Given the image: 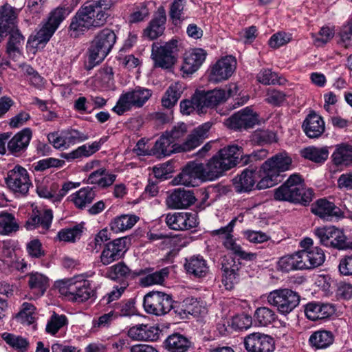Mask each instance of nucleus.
Returning a JSON list of instances; mask_svg holds the SVG:
<instances>
[{"label":"nucleus","instance_id":"f257e3e1","mask_svg":"<svg viewBox=\"0 0 352 352\" xmlns=\"http://www.w3.org/2000/svg\"><path fill=\"white\" fill-rule=\"evenodd\" d=\"M115 5L113 0H89L83 3L72 17L69 34L76 38L85 32L103 26L110 16L108 12Z\"/></svg>","mask_w":352,"mask_h":352},{"label":"nucleus","instance_id":"f03ea898","mask_svg":"<svg viewBox=\"0 0 352 352\" xmlns=\"http://www.w3.org/2000/svg\"><path fill=\"white\" fill-rule=\"evenodd\" d=\"M292 159L286 153H280L267 160L260 168L261 179L256 188L258 190L271 188L281 182L283 173L290 169Z\"/></svg>","mask_w":352,"mask_h":352},{"label":"nucleus","instance_id":"7ed1b4c3","mask_svg":"<svg viewBox=\"0 0 352 352\" xmlns=\"http://www.w3.org/2000/svg\"><path fill=\"white\" fill-rule=\"evenodd\" d=\"M314 195L313 190L303 187L300 176L294 174L274 190V197L278 201L300 203L306 206L312 201Z\"/></svg>","mask_w":352,"mask_h":352},{"label":"nucleus","instance_id":"20e7f679","mask_svg":"<svg viewBox=\"0 0 352 352\" xmlns=\"http://www.w3.org/2000/svg\"><path fill=\"white\" fill-rule=\"evenodd\" d=\"M116 35L113 30L104 28L99 31L91 42L89 52V63L95 66L100 63L111 52L116 42Z\"/></svg>","mask_w":352,"mask_h":352},{"label":"nucleus","instance_id":"39448f33","mask_svg":"<svg viewBox=\"0 0 352 352\" xmlns=\"http://www.w3.org/2000/svg\"><path fill=\"white\" fill-rule=\"evenodd\" d=\"M151 89L137 86L134 89L122 93L116 104L112 109L118 115H123L133 108H141L152 96Z\"/></svg>","mask_w":352,"mask_h":352},{"label":"nucleus","instance_id":"423d86ee","mask_svg":"<svg viewBox=\"0 0 352 352\" xmlns=\"http://www.w3.org/2000/svg\"><path fill=\"white\" fill-rule=\"evenodd\" d=\"M300 301L298 293L287 288L275 289L267 295V303L283 316L292 312L299 305Z\"/></svg>","mask_w":352,"mask_h":352},{"label":"nucleus","instance_id":"0eeeda50","mask_svg":"<svg viewBox=\"0 0 352 352\" xmlns=\"http://www.w3.org/2000/svg\"><path fill=\"white\" fill-rule=\"evenodd\" d=\"M178 41L172 39L168 42L153 43L151 48V58L154 67L170 69L177 61Z\"/></svg>","mask_w":352,"mask_h":352},{"label":"nucleus","instance_id":"6e6552de","mask_svg":"<svg viewBox=\"0 0 352 352\" xmlns=\"http://www.w3.org/2000/svg\"><path fill=\"white\" fill-rule=\"evenodd\" d=\"M173 302L170 295L159 291H152L144 296L143 307L147 314L162 316L173 309Z\"/></svg>","mask_w":352,"mask_h":352},{"label":"nucleus","instance_id":"1a4fd4ad","mask_svg":"<svg viewBox=\"0 0 352 352\" xmlns=\"http://www.w3.org/2000/svg\"><path fill=\"white\" fill-rule=\"evenodd\" d=\"M314 234L319 240L320 244L324 246L338 250H344L349 247L343 231L335 226L316 228Z\"/></svg>","mask_w":352,"mask_h":352},{"label":"nucleus","instance_id":"9d476101","mask_svg":"<svg viewBox=\"0 0 352 352\" xmlns=\"http://www.w3.org/2000/svg\"><path fill=\"white\" fill-rule=\"evenodd\" d=\"M205 173L206 169L204 164L196 161H190L187 163L182 173L174 179V182L177 184L195 186L197 185V179L207 181Z\"/></svg>","mask_w":352,"mask_h":352},{"label":"nucleus","instance_id":"9b49d317","mask_svg":"<svg viewBox=\"0 0 352 352\" xmlns=\"http://www.w3.org/2000/svg\"><path fill=\"white\" fill-rule=\"evenodd\" d=\"M6 184L17 195H25L32 185L27 170L19 165L8 172Z\"/></svg>","mask_w":352,"mask_h":352},{"label":"nucleus","instance_id":"f8f14e48","mask_svg":"<svg viewBox=\"0 0 352 352\" xmlns=\"http://www.w3.org/2000/svg\"><path fill=\"white\" fill-rule=\"evenodd\" d=\"M243 344L248 352H274L275 341L267 334L254 332L243 338Z\"/></svg>","mask_w":352,"mask_h":352},{"label":"nucleus","instance_id":"ddd939ff","mask_svg":"<svg viewBox=\"0 0 352 352\" xmlns=\"http://www.w3.org/2000/svg\"><path fill=\"white\" fill-rule=\"evenodd\" d=\"M236 68V60L232 56H226L210 67L209 80L219 82L232 76Z\"/></svg>","mask_w":352,"mask_h":352},{"label":"nucleus","instance_id":"4468645a","mask_svg":"<svg viewBox=\"0 0 352 352\" xmlns=\"http://www.w3.org/2000/svg\"><path fill=\"white\" fill-rule=\"evenodd\" d=\"M238 87L230 85L227 89H214L213 90L199 95L201 111L203 112L204 107H213L225 102L229 97H232L237 94Z\"/></svg>","mask_w":352,"mask_h":352},{"label":"nucleus","instance_id":"2eb2a0df","mask_svg":"<svg viewBox=\"0 0 352 352\" xmlns=\"http://www.w3.org/2000/svg\"><path fill=\"white\" fill-rule=\"evenodd\" d=\"M126 241V238L122 237L106 243L100 256L102 264L108 265L120 259L127 250Z\"/></svg>","mask_w":352,"mask_h":352},{"label":"nucleus","instance_id":"dca6fc26","mask_svg":"<svg viewBox=\"0 0 352 352\" xmlns=\"http://www.w3.org/2000/svg\"><path fill=\"white\" fill-rule=\"evenodd\" d=\"M165 221L167 226L174 230H188L196 228L199 223L196 214L186 212L168 213Z\"/></svg>","mask_w":352,"mask_h":352},{"label":"nucleus","instance_id":"f3484780","mask_svg":"<svg viewBox=\"0 0 352 352\" xmlns=\"http://www.w3.org/2000/svg\"><path fill=\"white\" fill-rule=\"evenodd\" d=\"M258 122V115L249 107L234 113L226 120V124L235 130L253 127Z\"/></svg>","mask_w":352,"mask_h":352},{"label":"nucleus","instance_id":"a211bd4d","mask_svg":"<svg viewBox=\"0 0 352 352\" xmlns=\"http://www.w3.org/2000/svg\"><path fill=\"white\" fill-rule=\"evenodd\" d=\"M21 9L6 3L0 7V33H8L17 29L18 15Z\"/></svg>","mask_w":352,"mask_h":352},{"label":"nucleus","instance_id":"6ab92c4d","mask_svg":"<svg viewBox=\"0 0 352 352\" xmlns=\"http://www.w3.org/2000/svg\"><path fill=\"white\" fill-rule=\"evenodd\" d=\"M90 284L88 280L73 278L68 280V287L66 295L70 296L72 300L76 302H84L91 296Z\"/></svg>","mask_w":352,"mask_h":352},{"label":"nucleus","instance_id":"aec40b11","mask_svg":"<svg viewBox=\"0 0 352 352\" xmlns=\"http://www.w3.org/2000/svg\"><path fill=\"white\" fill-rule=\"evenodd\" d=\"M196 201L194 193L184 188H177L166 199V205L172 209L186 208Z\"/></svg>","mask_w":352,"mask_h":352},{"label":"nucleus","instance_id":"412c9836","mask_svg":"<svg viewBox=\"0 0 352 352\" xmlns=\"http://www.w3.org/2000/svg\"><path fill=\"white\" fill-rule=\"evenodd\" d=\"M311 211L320 218L326 220L332 217H341L343 215L339 207L325 198L319 199L314 203L311 206Z\"/></svg>","mask_w":352,"mask_h":352},{"label":"nucleus","instance_id":"4be33fe9","mask_svg":"<svg viewBox=\"0 0 352 352\" xmlns=\"http://www.w3.org/2000/svg\"><path fill=\"white\" fill-rule=\"evenodd\" d=\"M335 311V307L331 303L312 302L308 303L305 309V313L307 318L314 321L329 318Z\"/></svg>","mask_w":352,"mask_h":352},{"label":"nucleus","instance_id":"5701e85b","mask_svg":"<svg viewBox=\"0 0 352 352\" xmlns=\"http://www.w3.org/2000/svg\"><path fill=\"white\" fill-rule=\"evenodd\" d=\"M192 346L191 340L179 333L169 335L164 341V347L168 352H188Z\"/></svg>","mask_w":352,"mask_h":352},{"label":"nucleus","instance_id":"b1692460","mask_svg":"<svg viewBox=\"0 0 352 352\" xmlns=\"http://www.w3.org/2000/svg\"><path fill=\"white\" fill-rule=\"evenodd\" d=\"M302 126L304 132L309 138H319L325 129L322 118L315 112L307 115Z\"/></svg>","mask_w":352,"mask_h":352},{"label":"nucleus","instance_id":"393cba45","mask_svg":"<svg viewBox=\"0 0 352 352\" xmlns=\"http://www.w3.org/2000/svg\"><path fill=\"white\" fill-rule=\"evenodd\" d=\"M175 311L182 318H184L189 314L196 316L204 314L206 311V308L201 298L188 297L182 301L180 307Z\"/></svg>","mask_w":352,"mask_h":352},{"label":"nucleus","instance_id":"a878e982","mask_svg":"<svg viewBox=\"0 0 352 352\" xmlns=\"http://www.w3.org/2000/svg\"><path fill=\"white\" fill-rule=\"evenodd\" d=\"M159 329L154 326L138 324L131 327L128 336L138 341H155L159 338Z\"/></svg>","mask_w":352,"mask_h":352},{"label":"nucleus","instance_id":"bb28decb","mask_svg":"<svg viewBox=\"0 0 352 352\" xmlns=\"http://www.w3.org/2000/svg\"><path fill=\"white\" fill-rule=\"evenodd\" d=\"M206 57V52L202 49H195L192 52L186 54L181 69L184 74H192L196 72Z\"/></svg>","mask_w":352,"mask_h":352},{"label":"nucleus","instance_id":"cd10ccee","mask_svg":"<svg viewBox=\"0 0 352 352\" xmlns=\"http://www.w3.org/2000/svg\"><path fill=\"white\" fill-rule=\"evenodd\" d=\"M104 142L105 139L101 138L98 141L92 142L91 144H83L70 153H62L61 157L68 162L82 157H88L98 151Z\"/></svg>","mask_w":352,"mask_h":352},{"label":"nucleus","instance_id":"c85d7f7f","mask_svg":"<svg viewBox=\"0 0 352 352\" xmlns=\"http://www.w3.org/2000/svg\"><path fill=\"white\" fill-rule=\"evenodd\" d=\"M331 160L336 166L345 168L352 166V145L347 143L336 145L331 155Z\"/></svg>","mask_w":352,"mask_h":352},{"label":"nucleus","instance_id":"c756f323","mask_svg":"<svg viewBox=\"0 0 352 352\" xmlns=\"http://www.w3.org/2000/svg\"><path fill=\"white\" fill-rule=\"evenodd\" d=\"M210 128V125L206 123L195 129L184 143L179 144V152L190 151L199 146L207 137V133Z\"/></svg>","mask_w":352,"mask_h":352},{"label":"nucleus","instance_id":"7c9ffc66","mask_svg":"<svg viewBox=\"0 0 352 352\" xmlns=\"http://www.w3.org/2000/svg\"><path fill=\"white\" fill-rule=\"evenodd\" d=\"M53 219L52 210H43L33 211L30 218L27 221L25 227L28 230H33L41 227L47 230Z\"/></svg>","mask_w":352,"mask_h":352},{"label":"nucleus","instance_id":"2f4dec72","mask_svg":"<svg viewBox=\"0 0 352 352\" xmlns=\"http://www.w3.org/2000/svg\"><path fill=\"white\" fill-rule=\"evenodd\" d=\"M230 162H225L217 155L213 156L205 165L206 180L214 181L230 170L228 165Z\"/></svg>","mask_w":352,"mask_h":352},{"label":"nucleus","instance_id":"473e14b6","mask_svg":"<svg viewBox=\"0 0 352 352\" xmlns=\"http://www.w3.org/2000/svg\"><path fill=\"white\" fill-rule=\"evenodd\" d=\"M184 267L188 274L196 278L205 277L209 272L206 260L200 255L192 256L186 259Z\"/></svg>","mask_w":352,"mask_h":352},{"label":"nucleus","instance_id":"72a5a7b5","mask_svg":"<svg viewBox=\"0 0 352 352\" xmlns=\"http://www.w3.org/2000/svg\"><path fill=\"white\" fill-rule=\"evenodd\" d=\"M32 131L30 128H25L16 134L8 142V148L13 154L24 151L29 145L32 138Z\"/></svg>","mask_w":352,"mask_h":352},{"label":"nucleus","instance_id":"f704fd0d","mask_svg":"<svg viewBox=\"0 0 352 352\" xmlns=\"http://www.w3.org/2000/svg\"><path fill=\"white\" fill-rule=\"evenodd\" d=\"M164 133L155 142L151 149L152 154L157 157L169 156L173 153L179 152V144H174Z\"/></svg>","mask_w":352,"mask_h":352},{"label":"nucleus","instance_id":"c9c22d12","mask_svg":"<svg viewBox=\"0 0 352 352\" xmlns=\"http://www.w3.org/2000/svg\"><path fill=\"white\" fill-rule=\"evenodd\" d=\"M28 285L32 292L36 296H43L50 286V280L47 276L39 272L27 274Z\"/></svg>","mask_w":352,"mask_h":352},{"label":"nucleus","instance_id":"e433bc0d","mask_svg":"<svg viewBox=\"0 0 352 352\" xmlns=\"http://www.w3.org/2000/svg\"><path fill=\"white\" fill-rule=\"evenodd\" d=\"M116 179L115 174L111 173L104 167H100L91 172L86 179L89 184H96L101 188L111 186Z\"/></svg>","mask_w":352,"mask_h":352},{"label":"nucleus","instance_id":"4c0bfd02","mask_svg":"<svg viewBox=\"0 0 352 352\" xmlns=\"http://www.w3.org/2000/svg\"><path fill=\"white\" fill-rule=\"evenodd\" d=\"M232 182L236 192H249L254 188L256 183L255 171L245 168L241 175L235 177Z\"/></svg>","mask_w":352,"mask_h":352},{"label":"nucleus","instance_id":"58836bf2","mask_svg":"<svg viewBox=\"0 0 352 352\" xmlns=\"http://www.w3.org/2000/svg\"><path fill=\"white\" fill-rule=\"evenodd\" d=\"M157 16H155L149 23L148 27L144 30V36L150 40H153L161 36L165 29L166 16L164 8L160 9Z\"/></svg>","mask_w":352,"mask_h":352},{"label":"nucleus","instance_id":"ea45409f","mask_svg":"<svg viewBox=\"0 0 352 352\" xmlns=\"http://www.w3.org/2000/svg\"><path fill=\"white\" fill-rule=\"evenodd\" d=\"M96 197V191L89 186L81 188L69 196L70 201L80 210L92 203Z\"/></svg>","mask_w":352,"mask_h":352},{"label":"nucleus","instance_id":"a19ab883","mask_svg":"<svg viewBox=\"0 0 352 352\" xmlns=\"http://www.w3.org/2000/svg\"><path fill=\"white\" fill-rule=\"evenodd\" d=\"M243 153L242 147L232 144L221 148L217 155L225 162L231 163L228 165L229 169H230L239 162L240 157L243 158L242 157Z\"/></svg>","mask_w":352,"mask_h":352},{"label":"nucleus","instance_id":"79ce46f5","mask_svg":"<svg viewBox=\"0 0 352 352\" xmlns=\"http://www.w3.org/2000/svg\"><path fill=\"white\" fill-rule=\"evenodd\" d=\"M334 340L331 331L319 330L314 332L309 337V342L311 346L316 349H325L329 346Z\"/></svg>","mask_w":352,"mask_h":352},{"label":"nucleus","instance_id":"37998d69","mask_svg":"<svg viewBox=\"0 0 352 352\" xmlns=\"http://www.w3.org/2000/svg\"><path fill=\"white\" fill-rule=\"evenodd\" d=\"M182 83L179 82L172 83L162 98V106L167 109H170L175 106L182 96Z\"/></svg>","mask_w":352,"mask_h":352},{"label":"nucleus","instance_id":"c03bdc74","mask_svg":"<svg viewBox=\"0 0 352 352\" xmlns=\"http://www.w3.org/2000/svg\"><path fill=\"white\" fill-rule=\"evenodd\" d=\"M138 220L135 214H122L114 218L109 226L111 230L118 233L131 229Z\"/></svg>","mask_w":352,"mask_h":352},{"label":"nucleus","instance_id":"a18cd8bd","mask_svg":"<svg viewBox=\"0 0 352 352\" xmlns=\"http://www.w3.org/2000/svg\"><path fill=\"white\" fill-rule=\"evenodd\" d=\"M106 276L113 280H124L133 277V274L124 262H119L107 269Z\"/></svg>","mask_w":352,"mask_h":352},{"label":"nucleus","instance_id":"49530a36","mask_svg":"<svg viewBox=\"0 0 352 352\" xmlns=\"http://www.w3.org/2000/svg\"><path fill=\"white\" fill-rule=\"evenodd\" d=\"M8 33L10 34V37L7 43L6 52L10 57L14 58L18 54H20V50L24 44L25 38L18 29Z\"/></svg>","mask_w":352,"mask_h":352},{"label":"nucleus","instance_id":"de8ad7c7","mask_svg":"<svg viewBox=\"0 0 352 352\" xmlns=\"http://www.w3.org/2000/svg\"><path fill=\"white\" fill-rule=\"evenodd\" d=\"M302 157L315 163L324 162L329 156L327 147L308 146L300 151Z\"/></svg>","mask_w":352,"mask_h":352},{"label":"nucleus","instance_id":"09e8293b","mask_svg":"<svg viewBox=\"0 0 352 352\" xmlns=\"http://www.w3.org/2000/svg\"><path fill=\"white\" fill-rule=\"evenodd\" d=\"M277 318L274 310L267 307H261L256 309L254 314V323L260 327H267L272 324Z\"/></svg>","mask_w":352,"mask_h":352},{"label":"nucleus","instance_id":"8fccbe9b","mask_svg":"<svg viewBox=\"0 0 352 352\" xmlns=\"http://www.w3.org/2000/svg\"><path fill=\"white\" fill-rule=\"evenodd\" d=\"M222 243L223 247L226 250L232 252L241 259L245 261H252L256 257V254L246 252L245 251L243 250L241 245L236 243L233 234L230 237L224 239Z\"/></svg>","mask_w":352,"mask_h":352},{"label":"nucleus","instance_id":"3c124183","mask_svg":"<svg viewBox=\"0 0 352 352\" xmlns=\"http://www.w3.org/2000/svg\"><path fill=\"white\" fill-rule=\"evenodd\" d=\"M111 311L116 318L134 316L136 313L134 300L129 299L119 302H115L113 305Z\"/></svg>","mask_w":352,"mask_h":352},{"label":"nucleus","instance_id":"603ef678","mask_svg":"<svg viewBox=\"0 0 352 352\" xmlns=\"http://www.w3.org/2000/svg\"><path fill=\"white\" fill-rule=\"evenodd\" d=\"M1 338L9 346L20 352H26L28 350L29 342L21 336L5 332L2 333Z\"/></svg>","mask_w":352,"mask_h":352},{"label":"nucleus","instance_id":"864d4df0","mask_svg":"<svg viewBox=\"0 0 352 352\" xmlns=\"http://www.w3.org/2000/svg\"><path fill=\"white\" fill-rule=\"evenodd\" d=\"M127 286L128 283L122 281L120 285L113 287V289L101 299V304L111 309L116 301L122 296Z\"/></svg>","mask_w":352,"mask_h":352},{"label":"nucleus","instance_id":"5fc2aeb1","mask_svg":"<svg viewBox=\"0 0 352 352\" xmlns=\"http://www.w3.org/2000/svg\"><path fill=\"white\" fill-rule=\"evenodd\" d=\"M67 324L68 320L65 315L58 314L54 312L47 321L45 330L48 333L55 335L60 329L67 326Z\"/></svg>","mask_w":352,"mask_h":352},{"label":"nucleus","instance_id":"6e6d98bb","mask_svg":"<svg viewBox=\"0 0 352 352\" xmlns=\"http://www.w3.org/2000/svg\"><path fill=\"white\" fill-rule=\"evenodd\" d=\"M186 0H173L170 6L169 16L173 23L177 24L185 19Z\"/></svg>","mask_w":352,"mask_h":352},{"label":"nucleus","instance_id":"4d7b16f0","mask_svg":"<svg viewBox=\"0 0 352 352\" xmlns=\"http://www.w3.org/2000/svg\"><path fill=\"white\" fill-rule=\"evenodd\" d=\"M168 275V270L163 268L159 271L149 274L140 279V284L143 287L162 284Z\"/></svg>","mask_w":352,"mask_h":352},{"label":"nucleus","instance_id":"13d9d810","mask_svg":"<svg viewBox=\"0 0 352 352\" xmlns=\"http://www.w3.org/2000/svg\"><path fill=\"white\" fill-rule=\"evenodd\" d=\"M35 307L29 302H23L21 311L16 315V318L23 324H31L35 320Z\"/></svg>","mask_w":352,"mask_h":352},{"label":"nucleus","instance_id":"bf43d9fd","mask_svg":"<svg viewBox=\"0 0 352 352\" xmlns=\"http://www.w3.org/2000/svg\"><path fill=\"white\" fill-rule=\"evenodd\" d=\"M82 227L80 225L72 228L63 229L58 232L57 236L60 241L65 242H74L80 239L82 233Z\"/></svg>","mask_w":352,"mask_h":352},{"label":"nucleus","instance_id":"052dcab7","mask_svg":"<svg viewBox=\"0 0 352 352\" xmlns=\"http://www.w3.org/2000/svg\"><path fill=\"white\" fill-rule=\"evenodd\" d=\"M17 224L14 221V217L8 212H0V234H8L16 230Z\"/></svg>","mask_w":352,"mask_h":352},{"label":"nucleus","instance_id":"680f3d73","mask_svg":"<svg viewBox=\"0 0 352 352\" xmlns=\"http://www.w3.org/2000/svg\"><path fill=\"white\" fill-rule=\"evenodd\" d=\"M69 13L67 8L58 7L50 13L47 23L54 28V30H56Z\"/></svg>","mask_w":352,"mask_h":352},{"label":"nucleus","instance_id":"e2e57ef3","mask_svg":"<svg viewBox=\"0 0 352 352\" xmlns=\"http://www.w3.org/2000/svg\"><path fill=\"white\" fill-rule=\"evenodd\" d=\"M252 141L259 145L272 144L276 142V134L268 130L256 131L252 135Z\"/></svg>","mask_w":352,"mask_h":352},{"label":"nucleus","instance_id":"0e129e2a","mask_svg":"<svg viewBox=\"0 0 352 352\" xmlns=\"http://www.w3.org/2000/svg\"><path fill=\"white\" fill-rule=\"evenodd\" d=\"M64 135L68 148L71 145L84 142L89 138L87 134L74 129L64 130Z\"/></svg>","mask_w":352,"mask_h":352},{"label":"nucleus","instance_id":"69168bd1","mask_svg":"<svg viewBox=\"0 0 352 352\" xmlns=\"http://www.w3.org/2000/svg\"><path fill=\"white\" fill-rule=\"evenodd\" d=\"M296 261V252L292 254L284 256L278 261V269L283 272H289L292 270H298Z\"/></svg>","mask_w":352,"mask_h":352},{"label":"nucleus","instance_id":"338daca9","mask_svg":"<svg viewBox=\"0 0 352 352\" xmlns=\"http://www.w3.org/2000/svg\"><path fill=\"white\" fill-rule=\"evenodd\" d=\"M115 319L116 318L114 317L113 313L111 309L108 313L104 314L98 318H94L91 329L93 331H98L100 329L107 328Z\"/></svg>","mask_w":352,"mask_h":352},{"label":"nucleus","instance_id":"774afa93","mask_svg":"<svg viewBox=\"0 0 352 352\" xmlns=\"http://www.w3.org/2000/svg\"><path fill=\"white\" fill-rule=\"evenodd\" d=\"M307 250L309 256H310L309 267L314 269L322 265L325 260V255L321 248L318 247H314Z\"/></svg>","mask_w":352,"mask_h":352}]
</instances>
